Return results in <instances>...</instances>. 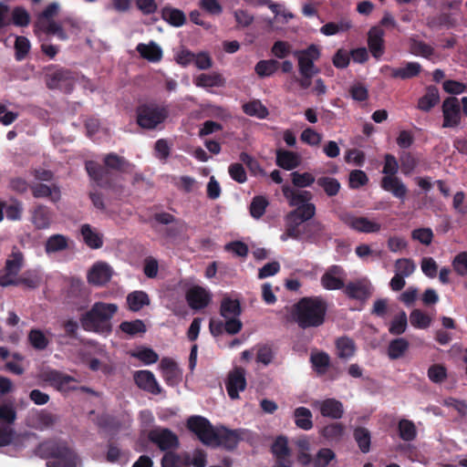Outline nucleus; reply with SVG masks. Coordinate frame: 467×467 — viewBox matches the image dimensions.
I'll return each instance as SVG.
<instances>
[{
	"label": "nucleus",
	"instance_id": "1",
	"mask_svg": "<svg viewBox=\"0 0 467 467\" xmlns=\"http://www.w3.org/2000/svg\"><path fill=\"white\" fill-rule=\"evenodd\" d=\"M188 428L194 432L199 440L209 446H223L233 449L241 440L239 431L229 430L225 427H213L202 417L195 416L188 420Z\"/></svg>",
	"mask_w": 467,
	"mask_h": 467
},
{
	"label": "nucleus",
	"instance_id": "2",
	"mask_svg": "<svg viewBox=\"0 0 467 467\" xmlns=\"http://www.w3.org/2000/svg\"><path fill=\"white\" fill-rule=\"evenodd\" d=\"M119 307L113 303L96 302L80 318L82 327L90 332L109 334L113 316Z\"/></svg>",
	"mask_w": 467,
	"mask_h": 467
},
{
	"label": "nucleus",
	"instance_id": "3",
	"mask_svg": "<svg viewBox=\"0 0 467 467\" xmlns=\"http://www.w3.org/2000/svg\"><path fill=\"white\" fill-rule=\"evenodd\" d=\"M327 305L320 297H305L296 306L294 318L303 328L319 327L324 323Z\"/></svg>",
	"mask_w": 467,
	"mask_h": 467
},
{
	"label": "nucleus",
	"instance_id": "4",
	"mask_svg": "<svg viewBox=\"0 0 467 467\" xmlns=\"http://www.w3.org/2000/svg\"><path fill=\"white\" fill-rule=\"evenodd\" d=\"M37 454L47 458V467H80L81 461L66 443L45 441L37 448Z\"/></svg>",
	"mask_w": 467,
	"mask_h": 467
},
{
	"label": "nucleus",
	"instance_id": "5",
	"mask_svg": "<svg viewBox=\"0 0 467 467\" xmlns=\"http://www.w3.org/2000/svg\"><path fill=\"white\" fill-rule=\"evenodd\" d=\"M169 116L167 107L154 104L142 105L137 109V123L146 130H153Z\"/></svg>",
	"mask_w": 467,
	"mask_h": 467
},
{
	"label": "nucleus",
	"instance_id": "6",
	"mask_svg": "<svg viewBox=\"0 0 467 467\" xmlns=\"http://www.w3.org/2000/svg\"><path fill=\"white\" fill-rule=\"evenodd\" d=\"M241 306L237 299L224 297L221 303L220 313L225 320L224 328L228 334H237L243 327L240 320Z\"/></svg>",
	"mask_w": 467,
	"mask_h": 467
},
{
	"label": "nucleus",
	"instance_id": "7",
	"mask_svg": "<svg viewBox=\"0 0 467 467\" xmlns=\"http://www.w3.org/2000/svg\"><path fill=\"white\" fill-rule=\"evenodd\" d=\"M24 262L23 253L16 247H14L5 261V273L0 275L1 286L18 285L17 277L24 266Z\"/></svg>",
	"mask_w": 467,
	"mask_h": 467
},
{
	"label": "nucleus",
	"instance_id": "8",
	"mask_svg": "<svg viewBox=\"0 0 467 467\" xmlns=\"http://www.w3.org/2000/svg\"><path fill=\"white\" fill-rule=\"evenodd\" d=\"M298 59L299 72L302 77L312 78L319 72V69L314 65L320 57L319 48L311 45L305 50H298L294 53Z\"/></svg>",
	"mask_w": 467,
	"mask_h": 467
},
{
	"label": "nucleus",
	"instance_id": "9",
	"mask_svg": "<svg viewBox=\"0 0 467 467\" xmlns=\"http://www.w3.org/2000/svg\"><path fill=\"white\" fill-rule=\"evenodd\" d=\"M341 221L350 229L360 234H378L382 225L376 219L352 213L341 215Z\"/></svg>",
	"mask_w": 467,
	"mask_h": 467
},
{
	"label": "nucleus",
	"instance_id": "10",
	"mask_svg": "<svg viewBox=\"0 0 467 467\" xmlns=\"http://www.w3.org/2000/svg\"><path fill=\"white\" fill-rule=\"evenodd\" d=\"M16 419L13 404L0 406V447L9 444L15 435L13 424Z\"/></svg>",
	"mask_w": 467,
	"mask_h": 467
},
{
	"label": "nucleus",
	"instance_id": "11",
	"mask_svg": "<svg viewBox=\"0 0 467 467\" xmlns=\"http://www.w3.org/2000/svg\"><path fill=\"white\" fill-rule=\"evenodd\" d=\"M312 407L317 410L323 417L334 420L341 419L344 414L343 403L333 398L315 400Z\"/></svg>",
	"mask_w": 467,
	"mask_h": 467
},
{
	"label": "nucleus",
	"instance_id": "12",
	"mask_svg": "<svg viewBox=\"0 0 467 467\" xmlns=\"http://www.w3.org/2000/svg\"><path fill=\"white\" fill-rule=\"evenodd\" d=\"M443 128H455L461 122L460 103L457 98L450 97L442 103Z\"/></svg>",
	"mask_w": 467,
	"mask_h": 467
},
{
	"label": "nucleus",
	"instance_id": "13",
	"mask_svg": "<svg viewBox=\"0 0 467 467\" xmlns=\"http://www.w3.org/2000/svg\"><path fill=\"white\" fill-rule=\"evenodd\" d=\"M271 450L275 460V467H292L293 461L287 438L284 436L277 437Z\"/></svg>",
	"mask_w": 467,
	"mask_h": 467
},
{
	"label": "nucleus",
	"instance_id": "14",
	"mask_svg": "<svg viewBox=\"0 0 467 467\" xmlns=\"http://www.w3.org/2000/svg\"><path fill=\"white\" fill-rule=\"evenodd\" d=\"M43 379L48 382L56 389L67 392L77 389V380L67 375L56 370L47 371L43 374Z\"/></svg>",
	"mask_w": 467,
	"mask_h": 467
},
{
	"label": "nucleus",
	"instance_id": "15",
	"mask_svg": "<svg viewBox=\"0 0 467 467\" xmlns=\"http://www.w3.org/2000/svg\"><path fill=\"white\" fill-rule=\"evenodd\" d=\"M212 299L208 289L200 285H192L186 292V300L191 308L199 310L206 307Z\"/></svg>",
	"mask_w": 467,
	"mask_h": 467
},
{
	"label": "nucleus",
	"instance_id": "16",
	"mask_svg": "<svg viewBox=\"0 0 467 467\" xmlns=\"http://www.w3.org/2000/svg\"><path fill=\"white\" fill-rule=\"evenodd\" d=\"M149 439L161 451L176 449L179 446L177 436L167 429H154L149 433Z\"/></svg>",
	"mask_w": 467,
	"mask_h": 467
},
{
	"label": "nucleus",
	"instance_id": "17",
	"mask_svg": "<svg viewBox=\"0 0 467 467\" xmlns=\"http://www.w3.org/2000/svg\"><path fill=\"white\" fill-rule=\"evenodd\" d=\"M113 275L111 266L105 262H97L88 270L87 279L89 284L94 285H103L107 284Z\"/></svg>",
	"mask_w": 467,
	"mask_h": 467
},
{
	"label": "nucleus",
	"instance_id": "18",
	"mask_svg": "<svg viewBox=\"0 0 467 467\" xmlns=\"http://www.w3.org/2000/svg\"><path fill=\"white\" fill-rule=\"evenodd\" d=\"M226 390L232 400L239 398V392L246 387L244 369L237 368L231 371L225 383Z\"/></svg>",
	"mask_w": 467,
	"mask_h": 467
},
{
	"label": "nucleus",
	"instance_id": "19",
	"mask_svg": "<svg viewBox=\"0 0 467 467\" xmlns=\"http://www.w3.org/2000/svg\"><path fill=\"white\" fill-rule=\"evenodd\" d=\"M321 285L327 290H337L344 287V271L338 265L329 267L321 276Z\"/></svg>",
	"mask_w": 467,
	"mask_h": 467
},
{
	"label": "nucleus",
	"instance_id": "20",
	"mask_svg": "<svg viewBox=\"0 0 467 467\" xmlns=\"http://www.w3.org/2000/svg\"><path fill=\"white\" fill-rule=\"evenodd\" d=\"M371 291L372 285L368 278H361L355 282H350L345 287V293L348 296L359 300L368 298Z\"/></svg>",
	"mask_w": 467,
	"mask_h": 467
},
{
	"label": "nucleus",
	"instance_id": "21",
	"mask_svg": "<svg viewBox=\"0 0 467 467\" xmlns=\"http://www.w3.org/2000/svg\"><path fill=\"white\" fill-rule=\"evenodd\" d=\"M161 373L167 384L174 386L182 379V371L172 359L164 358L159 365Z\"/></svg>",
	"mask_w": 467,
	"mask_h": 467
},
{
	"label": "nucleus",
	"instance_id": "22",
	"mask_svg": "<svg viewBox=\"0 0 467 467\" xmlns=\"http://www.w3.org/2000/svg\"><path fill=\"white\" fill-rule=\"evenodd\" d=\"M73 84L74 78L72 73L64 69L55 71L52 75H50L47 81L49 88H60L66 92H69L72 89Z\"/></svg>",
	"mask_w": 467,
	"mask_h": 467
},
{
	"label": "nucleus",
	"instance_id": "23",
	"mask_svg": "<svg viewBox=\"0 0 467 467\" xmlns=\"http://www.w3.org/2000/svg\"><path fill=\"white\" fill-rule=\"evenodd\" d=\"M134 379L139 388L152 394H160L161 389L155 376L149 370H140L134 374Z\"/></svg>",
	"mask_w": 467,
	"mask_h": 467
},
{
	"label": "nucleus",
	"instance_id": "24",
	"mask_svg": "<svg viewBox=\"0 0 467 467\" xmlns=\"http://www.w3.org/2000/svg\"><path fill=\"white\" fill-rule=\"evenodd\" d=\"M380 185L384 191L390 192L394 197L402 201L406 198L408 189L399 177L384 176Z\"/></svg>",
	"mask_w": 467,
	"mask_h": 467
},
{
	"label": "nucleus",
	"instance_id": "25",
	"mask_svg": "<svg viewBox=\"0 0 467 467\" xmlns=\"http://www.w3.org/2000/svg\"><path fill=\"white\" fill-rule=\"evenodd\" d=\"M282 192L291 207L302 205L311 201L313 197L310 192L296 190L288 184L283 185Z\"/></svg>",
	"mask_w": 467,
	"mask_h": 467
},
{
	"label": "nucleus",
	"instance_id": "26",
	"mask_svg": "<svg viewBox=\"0 0 467 467\" xmlns=\"http://www.w3.org/2000/svg\"><path fill=\"white\" fill-rule=\"evenodd\" d=\"M368 44L369 51L375 58L384 54V31L379 26L372 27L368 32Z\"/></svg>",
	"mask_w": 467,
	"mask_h": 467
},
{
	"label": "nucleus",
	"instance_id": "27",
	"mask_svg": "<svg viewBox=\"0 0 467 467\" xmlns=\"http://www.w3.org/2000/svg\"><path fill=\"white\" fill-rule=\"evenodd\" d=\"M136 50L140 54V56L151 63H157L162 58V48L154 41H150L149 43H140Z\"/></svg>",
	"mask_w": 467,
	"mask_h": 467
},
{
	"label": "nucleus",
	"instance_id": "28",
	"mask_svg": "<svg viewBox=\"0 0 467 467\" xmlns=\"http://www.w3.org/2000/svg\"><path fill=\"white\" fill-rule=\"evenodd\" d=\"M80 233L84 243L91 249H99L103 245V234L90 224H83Z\"/></svg>",
	"mask_w": 467,
	"mask_h": 467
},
{
	"label": "nucleus",
	"instance_id": "29",
	"mask_svg": "<svg viewBox=\"0 0 467 467\" xmlns=\"http://www.w3.org/2000/svg\"><path fill=\"white\" fill-rule=\"evenodd\" d=\"M420 65L417 62H408L403 67L394 68L389 66H384L383 70H391V77L395 78H410L420 72Z\"/></svg>",
	"mask_w": 467,
	"mask_h": 467
},
{
	"label": "nucleus",
	"instance_id": "30",
	"mask_svg": "<svg viewBox=\"0 0 467 467\" xmlns=\"http://www.w3.org/2000/svg\"><path fill=\"white\" fill-rule=\"evenodd\" d=\"M193 83L200 88H219L225 84L224 78L219 73L200 74L194 78Z\"/></svg>",
	"mask_w": 467,
	"mask_h": 467
},
{
	"label": "nucleus",
	"instance_id": "31",
	"mask_svg": "<svg viewBox=\"0 0 467 467\" xmlns=\"http://www.w3.org/2000/svg\"><path fill=\"white\" fill-rule=\"evenodd\" d=\"M32 223L37 229H47L52 223L50 210L43 205L37 206L32 213Z\"/></svg>",
	"mask_w": 467,
	"mask_h": 467
},
{
	"label": "nucleus",
	"instance_id": "32",
	"mask_svg": "<svg viewBox=\"0 0 467 467\" xmlns=\"http://www.w3.org/2000/svg\"><path fill=\"white\" fill-rule=\"evenodd\" d=\"M301 161V158L297 153L288 150H277L276 164L287 171L296 168Z\"/></svg>",
	"mask_w": 467,
	"mask_h": 467
},
{
	"label": "nucleus",
	"instance_id": "33",
	"mask_svg": "<svg viewBox=\"0 0 467 467\" xmlns=\"http://www.w3.org/2000/svg\"><path fill=\"white\" fill-rule=\"evenodd\" d=\"M298 219L291 218L290 214L285 216V230L281 234L280 239L286 242L288 239L298 240L301 238L302 233L299 230V225L302 223Z\"/></svg>",
	"mask_w": 467,
	"mask_h": 467
},
{
	"label": "nucleus",
	"instance_id": "34",
	"mask_svg": "<svg viewBox=\"0 0 467 467\" xmlns=\"http://www.w3.org/2000/svg\"><path fill=\"white\" fill-rule=\"evenodd\" d=\"M27 339L31 347L36 350H44L50 343L48 336L38 328L31 329L28 333Z\"/></svg>",
	"mask_w": 467,
	"mask_h": 467
},
{
	"label": "nucleus",
	"instance_id": "35",
	"mask_svg": "<svg viewBox=\"0 0 467 467\" xmlns=\"http://www.w3.org/2000/svg\"><path fill=\"white\" fill-rule=\"evenodd\" d=\"M68 247V238L63 234H53L46 242L45 251L47 254H55L64 251Z\"/></svg>",
	"mask_w": 467,
	"mask_h": 467
},
{
	"label": "nucleus",
	"instance_id": "36",
	"mask_svg": "<svg viewBox=\"0 0 467 467\" xmlns=\"http://www.w3.org/2000/svg\"><path fill=\"white\" fill-rule=\"evenodd\" d=\"M161 467H190V455L167 452L162 458Z\"/></svg>",
	"mask_w": 467,
	"mask_h": 467
},
{
	"label": "nucleus",
	"instance_id": "37",
	"mask_svg": "<svg viewBox=\"0 0 467 467\" xmlns=\"http://www.w3.org/2000/svg\"><path fill=\"white\" fill-rule=\"evenodd\" d=\"M410 343L404 337H398L391 340L388 347V356L390 359H398L408 351Z\"/></svg>",
	"mask_w": 467,
	"mask_h": 467
},
{
	"label": "nucleus",
	"instance_id": "38",
	"mask_svg": "<svg viewBox=\"0 0 467 467\" xmlns=\"http://www.w3.org/2000/svg\"><path fill=\"white\" fill-rule=\"evenodd\" d=\"M56 416L46 411H38L31 416L32 426L39 430L50 428L56 423Z\"/></svg>",
	"mask_w": 467,
	"mask_h": 467
},
{
	"label": "nucleus",
	"instance_id": "39",
	"mask_svg": "<svg viewBox=\"0 0 467 467\" xmlns=\"http://www.w3.org/2000/svg\"><path fill=\"white\" fill-rule=\"evenodd\" d=\"M440 100V95L436 87H429L426 94L419 99L418 108L423 111H429Z\"/></svg>",
	"mask_w": 467,
	"mask_h": 467
},
{
	"label": "nucleus",
	"instance_id": "40",
	"mask_svg": "<svg viewBox=\"0 0 467 467\" xmlns=\"http://www.w3.org/2000/svg\"><path fill=\"white\" fill-rule=\"evenodd\" d=\"M244 112L251 117H254L260 119H265L269 112L265 106L262 104L260 100H251L243 105Z\"/></svg>",
	"mask_w": 467,
	"mask_h": 467
},
{
	"label": "nucleus",
	"instance_id": "41",
	"mask_svg": "<svg viewBox=\"0 0 467 467\" xmlns=\"http://www.w3.org/2000/svg\"><path fill=\"white\" fill-rule=\"evenodd\" d=\"M58 10L59 5L57 3L48 5L37 18L36 23V31L37 32L40 29L47 27L49 23H53L54 21L52 18L57 14Z\"/></svg>",
	"mask_w": 467,
	"mask_h": 467
},
{
	"label": "nucleus",
	"instance_id": "42",
	"mask_svg": "<svg viewBox=\"0 0 467 467\" xmlns=\"http://www.w3.org/2000/svg\"><path fill=\"white\" fill-rule=\"evenodd\" d=\"M296 425L305 431H308L313 427L312 413L310 410L305 407H299L294 412Z\"/></svg>",
	"mask_w": 467,
	"mask_h": 467
},
{
	"label": "nucleus",
	"instance_id": "43",
	"mask_svg": "<svg viewBox=\"0 0 467 467\" xmlns=\"http://www.w3.org/2000/svg\"><path fill=\"white\" fill-rule=\"evenodd\" d=\"M127 303L131 311L137 312L150 304V298L143 291H134L128 295Z\"/></svg>",
	"mask_w": 467,
	"mask_h": 467
},
{
	"label": "nucleus",
	"instance_id": "44",
	"mask_svg": "<svg viewBox=\"0 0 467 467\" xmlns=\"http://www.w3.org/2000/svg\"><path fill=\"white\" fill-rule=\"evenodd\" d=\"M316 213V206L310 201L296 207L295 210L291 211L288 214L291 218H296L301 222H306L314 217Z\"/></svg>",
	"mask_w": 467,
	"mask_h": 467
},
{
	"label": "nucleus",
	"instance_id": "45",
	"mask_svg": "<svg viewBox=\"0 0 467 467\" xmlns=\"http://www.w3.org/2000/svg\"><path fill=\"white\" fill-rule=\"evenodd\" d=\"M104 164L109 169L118 170L120 171H129L132 168V165L124 158L119 157L114 153H110L104 158Z\"/></svg>",
	"mask_w": 467,
	"mask_h": 467
},
{
	"label": "nucleus",
	"instance_id": "46",
	"mask_svg": "<svg viewBox=\"0 0 467 467\" xmlns=\"http://www.w3.org/2000/svg\"><path fill=\"white\" fill-rule=\"evenodd\" d=\"M411 326L418 329H426L431 324V317L420 309H414L410 314Z\"/></svg>",
	"mask_w": 467,
	"mask_h": 467
},
{
	"label": "nucleus",
	"instance_id": "47",
	"mask_svg": "<svg viewBox=\"0 0 467 467\" xmlns=\"http://www.w3.org/2000/svg\"><path fill=\"white\" fill-rule=\"evenodd\" d=\"M32 192L36 198L51 196L53 202H57L60 198L59 190L56 186L50 187L42 183L33 186Z\"/></svg>",
	"mask_w": 467,
	"mask_h": 467
},
{
	"label": "nucleus",
	"instance_id": "48",
	"mask_svg": "<svg viewBox=\"0 0 467 467\" xmlns=\"http://www.w3.org/2000/svg\"><path fill=\"white\" fill-rule=\"evenodd\" d=\"M162 18L174 26H182L185 23L183 12L171 7L162 9Z\"/></svg>",
	"mask_w": 467,
	"mask_h": 467
},
{
	"label": "nucleus",
	"instance_id": "49",
	"mask_svg": "<svg viewBox=\"0 0 467 467\" xmlns=\"http://www.w3.org/2000/svg\"><path fill=\"white\" fill-rule=\"evenodd\" d=\"M410 51L414 56L425 58H430L433 54V48L430 45L414 38L410 39Z\"/></svg>",
	"mask_w": 467,
	"mask_h": 467
},
{
	"label": "nucleus",
	"instance_id": "50",
	"mask_svg": "<svg viewBox=\"0 0 467 467\" xmlns=\"http://www.w3.org/2000/svg\"><path fill=\"white\" fill-rule=\"evenodd\" d=\"M356 348L353 340L348 337H340L337 340V356L340 358H349L355 353Z\"/></svg>",
	"mask_w": 467,
	"mask_h": 467
},
{
	"label": "nucleus",
	"instance_id": "51",
	"mask_svg": "<svg viewBox=\"0 0 467 467\" xmlns=\"http://www.w3.org/2000/svg\"><path fill=\"white\" fill-rule=\"evenodd\" d=\"M320 434L327 441H339L344 434V427L338 422L330 423L320 431Z\"/></svg>",
	"mask_w": 467,
	"mask_h": 467
},
{
	"label": "nucleus",
	"instance_id": "52",
	"mask_svg": "<svg viewBox=\"0 0 467 467\" xmlns=\"http://www.w3.org/2000/svg\"><path fill=\"white\" fill-rule=\"evenodd\" d=\"M394 267L395 274L406 278L414 273L416 265L409 258H400L396 260Z\"/></svg>",
	"mask_w": 467,
	"mask_h": 467
},
{
	"label": "nucleus",
	"instance_id": "53",
	"mask_svg": "<svg viewBox=\"0 0 467 467\" xmlns=\"http://www.w3.org/2000/svg\"><path fill=\"white\" fill-rule=\"evenodd\" d=\"M407 326V315L404 311H401L390 322L389 331L392 335H401L406 331Z\"/></svg>",
	"mask_w": 467,
	"mask_h": 467
},
{
	"label": "nucleus",
	"instance_id": "54",
	"mask_svg": "<svg viewBox=\"0 0 467 467\" xmlns=\"http://www.w3.org/2000/svg\"><path fill=\"white\" fill-rule=\"evenodd\" d=\"M317 182L328 196L337 195L340 190V183L337 179L332 177H320L317 179Z\"/></svg>",
	"mask_w": 467,
	"mask_h": 467
},
{
	"label": "nucleus",
	"instance_id": "55",
	"mask_svg": "<svg viewBox=\"0 0 467 467\" xmlns=\"http://www.w3.org/2000/svg\"><path fill=\"white\" fill-rule=\"evenodd\" d=\"M4 210L8 220L18 221L22 216L23 205L16 200H10L8 202H5Z\"/></svg>",
	"mask_w": 467,
	"mask_h": 467
},
{
	"label": "nucleus",
	"instance_id": "56",
	"mask_svg": "<svg viewBox=\"0 0 467 467\" xmlns=\"http://www.w3.org/2000/svg\"><path fill=\"white\" fill-rule=\"evenodd\" d=\"M427 376L431 382L440 384L446 380L447 369L441 364H433L428 368Z\"/></svg>",
	"mask_w": 467,
	"mask_h": 467
},
{
	"label": "nucleus",
	"instance_id": "57",
	"mask_svg": "<svg viewBox=\"0 0 467 467\" xmlns=\"http://www.w3.org/2000/svg\"><path fill=\"white\" fill-rule=\"evenodd\" d=\"M354 438L360 449L364 453L368 452L370 449V433L365 428H357L354 431Z\"/></svg>",
	"mask_w": 467,
	"mask_h": 467
},
{
	"label": "nucleus",
	"instance_id": "58",
	"mask_svg": "<svg viewBox=\"0 0 467 467\" xmlns=\"http://www.w3.org/2000/svg\"><path fill=\"white\" fill-rule=\"evenodd\" d=\"M119 329L130 336H135L139 333H144L146 331V327L144 323L136 319L133 321H124L119 325Z\"/></svg>",
	"mask_w": 467,
	"mask_h": 467
},
{
	"label": "nucleus",
	"instance_id": "59",
	"mask_svg": "<svg viewBox=\"0 0 467 467\" xmlns=\"http://www.w3.org/2000/svg\"><path fill=\"white\" fill-rule=\"evenodd\" d=\"M336 455L334 451L327 448H323L317 451L313 459V467H327Z\"/></svg>",
	"mask_w": 467,
	"mask_h": 467
},
{
	"label": "nucleus",
	"instance_id": "60",
	"mask_svg": "<svg viewBox=\"0 0 467 467\" xmlns=\"http://www.w3.org/2000/svg\"><path fill=\"white\" fill-rule=\"evenodd\" d=\"M292 182L294 186L297 188H306L311 186L316 179L315 176L310 172H298L294 171L291 173Z\"/></svg>",
	"mask_w": 467,
	"mask_h": 467
},
{
	"label": "nucleus",
	"instance_id": "61",
	"mask_svg": "<svg viewBox=\"0 0 467 467\" xmlns=\"http://www.w3.org/2000/svg\"><path fill=\"white\" fill-rule=\"evenodd\" d=\"M131 356L137 358L145 365H150L158 361L159 356L151 348H142L131 352Z\"/></svg>",
	"mask_w": 467,
	"mask_h": 467
},
{
	"label": "nucleus",
	"instance_id": "62",
	"mask_svg": "<svg viewBox=\"0 0 467 467\" xmlns=\"http://www.w3.org/2000/svg\"><path fill=\"white\" fill-rule=\"evenodd\" d=\"M400 436L404 441H412L415 439L417 431L414 423L409 420H401L399 422Z\"/></svg>",
	"mask_w": 467,
	"mask_h": 467
},
{
	"label": "nucleus",
	"instance_id": "63",
	"mask_svg": "<svg viewBox=\"0 0 467 467\" xmlns=\"http://www.w3.org/2000/svg\"><path fill=\"white\" fill-rule=\"evenodd\" d=\"M175 186L185 192H192L198 189V182L191 176H180L174 179Z\"/></svg>",
	"mask_w": 467,
	"mask_h": 467
},
{
	"label": "nucleus",
	"instance_id": "64",
	"mask_svg": "<svg viewBox=\"0 0 467 467\" xmlns=\"http://www.w3.org/2000/svg\"><path fill=\"white\" fill-rule=\"evenodd\" d=\"M311 362L315 370L324 374L329 365V357L326 353L318 352L311 355Z\"/></svg>",
	"mask_w": 467,
	"mask_h": 467
}]
</instances>
